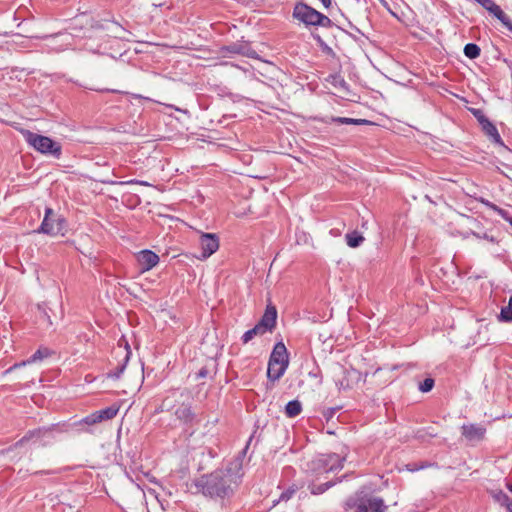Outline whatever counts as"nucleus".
<instances>
[{
    "instance_id": "nucleus-26",
    "label": "nucleus",
    "mask_w": 512,
    "mask_h": 512,
    "mask_svg": "<svg viewBox=\"0 0 512 512\" xmlns=\"http://www.w3.org/2000/svg\"><path fill=\"white\" fill-rule=\"evenodd\" d=\"M499 319L504 322H512V296L509 299L508 305L502 307Z\"/></svg>"
},
{
    "instance_id": "nucleus-5",
    "label": "nucleus",
    "mask_w": 512,
    "mask_h": 512,
    "mask_svg": "<svg viewBox=\"0 0 512 512\" xmlns=\"http://www.w3.org/2000/svg\"><path fill=\"white\" fill-rule=\"evenodd\" d=\"M162 122L169 129V132L162 134V140L171 139L174 134L180 133L185 126L187 111L180 108H174L172 105L162 103Z\"/></svg>"
},
{
    "instance_id": "nucleus-2",
    "label": "nucleus",
    "mask_w": 512,
    "mask_h": 512,
    "mask_svg": "<svg viewBox=\"0 0 512 512\" xmlns=\"http://www.w3.org/2000/svg\"><path fill=\"white\" fill-rule=\"evenodd\" d=\"M344 509L346 512H385L387 506L381 497L361 490L346 499Z\"/></svg>"
},
{
    "instance_id": "nucleus-42",
    "label": "nucleus",
    "mask_w": 512,
    "mask_h": 512,
    "mask_svg": "<svg viewBox=\"0 0 512 512\" xmlns=\"http://www.w3.org/2000/svg\"><path fill=\"white\" fill-rule=\"evenodd\" d=\"M504 507L508 512H512V499H509V501L504 505Z\"/></svg>"
},
{
    "instance_id": "nucleus-43",
    "label": "nucleus",
    "mask_w": 512,
    "mask_h": 512,
    "mask_svg": "<svg viewBox=\"0 0 512 512\" xmlns=\"http://www.w3.org/2000/svg\"><path fill=\"white\" fill-rule=\"evenodd\" d=\"M325 8H329L332 4V0H320Z\"/></svg>"
},
{
    "instance_id": "nucleus-20",
    "label": "nucleus",
    "mask_w": 512,
    "mask_h": 512,
    "mask_svg": "<svg viewBox=\"0 0 512 512\" xmlns=\"http://www.w3.org/2000/svg\"><path fill=\"white\" fill-rule=\"evenodd\" d=\"M286 365H277L275 363L268 362L267 376L271 381L279 380L287 370Z\"/></svg>"
},
{
    "instance_id": "nucleus-33",
    "label": "nucleus",
    "mask_w": 512,
    "mask_h": 512,
    "mask_svg": "<svg viewBox=\"0 0 512 512\" xmlns=\"http://www.w3.org/2000/svg\"><path fill=\"white\" fill-rule=\"evenodd\" d=\"M479 5H481L485 10L489 11L494 5V0H474Z\"/></svg>"
},
{
    "instance_id": "nucleus-12",
    "label": "nucleus",
    "mask_w": 512,
    "mask_h": 512,
    "mask_svg": "<svg viewBox=\"0 0 512 512\" xmlns=\"http://www.w3.org/2000/svg\"><path fill=\"white\" fill-rule=\"evenodd\" d=\"M138 268L141 273L151 270L160 261V257L149 249H144L136 254Z\"/></svg>"
},
{
    "instance_id": "nucleus-19",
    "label": "nucleus",
    "mask_w": 512,
    "mask_h": 512,
    "mask_svg": "<svg viewBox=\"0 0 512 512\" xmlns=\"http://www.w3.org/2000/svg\"><path fill=\"white\" fill-rule=\"evenodd\" d=\"M488 12L497 18L503 24V26L512 32V21L510 17L504 13L499 5L495 3V5Z\"/></svg>"
},
{
    "instance_id": "nucleus-32",
    "label": "nucleus",
    "mask_w": 512,
    "mask_h": 512,
    "mask_svg": "<svg viewBox=\"0 0 512 512\" xmlns=\"http://www.w3.org/2000/svg\"><path fill=\"white\" fill-rule=\"evenodd\" d=\"M471 112L474 115V117L477 119V121L479 122L480 125L483 124L484 121L488 120V118L484 115L483 111L480 109H471Z\"/></svg>"
},
{
    "instance_id": "nucleus-1",
    "label": "nucleus",
    "mask_w": 512,
    "mask_h": 512,
    "mask_svg": "<svg viewBox=\"0 0 512 512\" xmlns=\"http://www.w3.org/2000/svg\"><path fill=\"white\" fill-rule=\"evenodd\" d=\"M242 477V458L237 457L230 461L225 468H219L210 474L203 475L196 485L205 496L212 499H225L234 494Z\"/></svg>"
},
{
    "instance_id": "nucleus-40",
    "label": "nucleus",
    "mask_w": 512,
    "mask_h": 512,
    "mask_svg": "<svg viewBox=\"0 0 512 512\" xmlns=\"http://www.w3.org/2000/svg\"><path fill=\"white\" fill-rule=\"evenodd\" d=\"M293 492L294 491H287V492L282 493L281 496H280V499L281 500H288L291 497Z\"/></svg>"
},
{
    "instance_id": "nucleus-16",
    "label": "nucleus",
    "mask_w": 512,
    "mask_h": 512,
    "mask_svg": "<svg viewBox=\"0 0 512 512\" xmlns=\"http://www.w3.org/2000/svg\"><path fill=\"white\" fill-rule=\"evenodd\" d=\"M482 130L489 137V139L500 146H504V143L501 139V136L496 128V126L488 119L481 124Z\"/></svg>"
},
{
    "instance_id": "nucleus-39",
    "label": "nucleus",
    "mask_w": 512,
    "mask_h": 512,
    "mask_svg": "<svg viewBox=\"0 0 512 512\" xmlns=\"http://www.w3.org/2000/svg\"><path fill=\"white\" fill-rule=\"evenodd\" d=\"M476 238H483V239H487L489 240L490 242H495V238L493 236H488L486 233L483 234V235H480L479 233H475L473 232L472 233Z\"/></svg>"
},
{
    "instance_id": "nucleus-34",
    "label": "nucleus",
    "mask_w": 512,
    "mask_h": 512,
    "mask_svg": "<svg viewBox=\"0 0 512 512\" xmlns=\"http://www.w3.org/2000/svg\"><path fill=\"white\" fill-rule=\"evenodd\" d=\"M492 208L503 218L505 219L506 221L509 222V219H511L512 217L509 216L508 212L502 208H499L495 205H492Z\"/></svg>"
},
{
    "instance_id": "nucleus-17",
    "label": "nucleus",
    "mask_w": 512,
    "mask_h": 512,
    "mask_svg": "<svg viewBox=\"0 0 512 512\" xmlns=\"http://www.w3.org/2000/svg\"><path fill=\"white\" fill-rule=\"evenodd\" d=\"M177 419L185 424L192 423L195 419V414L189 404H182L175 410Z\"/></svg>"
},
{
    "instance_id": "nucleus-14",
    "label": "nucleus",
    "mask_w": 512,
    "mask_h": 512,
    "mask_svg": "<svg viewBox=\"0 0 512 512\" xmlns=\"http://www.w3.org/2000/svg\"><path fill=\"white\" fill-rule=\"evenodd\" d=\"M485 433L486 429L482 425L468 424L462 426V435L470 442L482 440Z\"/></svg>"
},
{
    "instance_id": "nucleus-36",
    "label": "nucleus",
    "mask_w": 512,
    "mask_h": 512,
    "mask_svg": "<svg viewBox=\"0 0 512 512\" xmlns=\"http://www.w3.org/2000/svg\"><path fill=\"white\" fill-rule=\"evenodd\" d=\"M336 411H337V408H327L323 412V416L325 417V419L327 421H329L331 418H333V416L335 415Z\"/></svg>"
},
{
    "instance_id": "nucleus-7",
    "label": "nucleus",
    "mask_w": 512,
    "mask_h": 512,
    "mask_svg": "<svg viewBox=\"0 0 512 512\" xmlns=\"http://www.w3.org/2000/svg\"><path fill=\"white\" fill-rule=\"evenodd\" d=\"M54 432L63 433L67 432L65 425L52 424L47 427H40L37 429L29 430L20 440L15 443V447H20L30 440L43 441L42 445L50 444L54 439Z\"/></svg>"
},
{
    "instance_id": "nucleus-44",
    "label": "nucleus",
    "mask_w": 512,
    "mask_h": 512,
    "mask_svg": "<svg viewBox=\"0 0 512 512\" xmlns=\"http://www.w3.org/2000/svg\"><path fill=\"white\" fill-rule=\"evenodd\" d=\"M507 488L509 489L510 492H512V484H508Z\"/></svg>"
},
{
    "instance_id": "nucleus-24",
    "label": "nucleus",
    "mask_w": 512,
    "mask_h": 512,
    "mask_svg": "<svg viewBox=\"0 0 512 512\" xmlns=\"http://www.w3.org/2000/svg\"><path fill=\"white\" fill-rule=\"evenodd\" d=\"M118 411H119L118 407L110 406V407H107L105 409H102V410H99L96 412L98 414L100 422H102L104 420L113 419L117 415Z\"/></svg>"
},
{
    "instance_id": "nucleus-41",
    "label": "nucleus",
    "mask_w": 512,
    "mask_h": 512,
    "mask_svg": "<svg viewBox=\"0 0 512 512\" xmlns=\"http://www.w3.org/2000/svg\"><path fill=\"white\" fill-rule=\"evenodd\" d=\"M207 373H208L207 370L205 368H202L197 373V378H204L207 376Z\"/></svg>"
},
{
    "instance_id": "nucleus-27",
    "label": "nucleus",
    "mask_w": 512,
    "mask_h": 512,
    "mask_svg": "<svg viewBox=\"0 0 512 512\" xmlns=\"http://www.w3.org/2000/svg\"><path fill=\"white\" fill-rule=\"evenodd\" d=\"M333 485H334V482L328 481V482L320 484V485L311 484V485H309V489L312 494L319 495V494L324 493L326 490H328Z\"/></svg>"
},
{
    "instance_id": "nucleus-37",
    "label": "nucleus",
    "mask_w": 512,
    "mask_h": 512,
    "mask_svg": "<svg viewBox=\"0 0 512 512\" xmlns=\"http://www.w3.org/2000/svg\"><path fill=\"white\" fill-rule=\"evenodd\" d=\"M426 467H428V465H424V464H423V465H420V466H418V465H416V464H407V465H406V469H407L408 471H410V472L419 471V470L424 469V468H426Z\"/></svg>"
},
{
    "instance_id": "nucleus-30",
    "label": "nucleus",
    "mask_w": 512,
    "mask_h": 512,
    "mask_svg": "<svg viewBox=\"0 0 512 512\" xmlns=\"http://www.w3.org/2000/svg\"><path fill=\"white\" fill-rule=\"evenodd\" d=\"M493 498L502 506H504L509 499H511L505 492L502 490H498L493 493Z\"/></svg>"
},
{
    "instance_id": "nucleus-15",
    "label": "nucleus",
    "mask_w": 512,
    "mask_h": 512,
    "mask_svg": "<svg viewBox=\"0 0 512 512\" xmlns=\"http://www.w3.org/2000/svg\"><path fill=\"white\" fill-rule=\"evenodd\" d=\"M269 362L275 363L277 365H286L289 364L288 353L285 345L282 342L277 343L273 351L270 355Z\"/></svg>"
},
{
    "instance_id": "nucleus-18",
    "label": "nucleus",
    "mask_w": 512,
    "mask_h": 512,
    "mask_svg": "<svg viewBox=\"0 0 512 512\" xmlns=\"http://www.w3.org/2000/svg\"><path fill=\"white\" fill-rule=\"evenodd\" d=\"M51 355V351L46 347H40L35 353H33L26 361L20 364H15L13 368L25 366L27 364L36 363L48 358Z\"/></svg>"
},
{
    "instance_id": "nucleus-4",
    "label": "nucleus",
    "mask_w": 512,
    "mask_h": 512,
    "mask_svg": "<svg viewBox=\"0 0 512 512\" xmlns=\"http://www.w3.org/2000/svg\"><path fill=\"white\" fill-rule=\"evenodd\" d=\"M292 16L296 21L306 27L319 26L330 28L332 26V21L329 17L303 2L295 4Z\"/></svg>"
},
{
    "instance_id": "nucleus-23",
    "label": "nucleus",
    "mask_w": 512,
    "mask_h": 512,
    "mask_svg": "<svg viewBox=\"0 0 512 512\" xmlns=\"http://www.w3.org/2000/svg\"><path fill=\"white\" fill-rule=\"evenodd\" d=\"M265 332L260 328L257 324L252 328L247 330L241 337L243 344H247L256 336H262Z\"/></svg>"
},
{
    "instance_id": "nucleus-28",
    "label": "nucleus",
    "mask_w": 512,
    "mask_h": 512,
    "mask_svg": "<svg viewBox=\"0 0 512 512\" xmlns=\"http://www.w3.org/2000/svg\"><path fill=\"white\" fill-rule=\"evenodd\" d=\"M332 121L337 124H361L366 122L362 119H353V118H347V117H334L332 118Z\"/></svg>"
},
{
    "instance_id": "nucleus-35",
    "label": "nucleus",
    "mask_w": 512,
    "mask_h": 512,
    "mask_svg": "<svg viewBox=\"0 0 512 512\" xmlns=\"http://www.w3.org/2000/svg\"><path fill=\"white\" fill-rule=\"evenodd\" d=\"M226 49H227V51L232 52V53L245 54L242 49V46L239 44H232V45L228 46Z\"/></svg>"
},
{
    "instance_id": "nucleus-11",
    "label": "nucleus",
    "mask_w": 512,
    "mask_h": 512,
    "mask_svg": "<svg viewBox=\"0 0 512 512\" xmlns=\"http://www.w3.org/2000/svg\"><path fill=\"white\" fill-rule=\"evenodd\" d=\"M199 245L201 253L197 256L200 260H205L214 254L219 248V239L216 234L204 233L200 236Z\"/></svg>"
},
{
    "instance_id": "nucleus-13",
    "label": "nucleus",
    "mask_w": 512,
    "mask_h": 512,
    "mask_svg": "<svg viewBox=\"0 0 512 512\" xmlns=\"http://www.w3.org/2000/svg\"><path fill=\"white\" fill-rule=\"evenodd\" d=\"M276 319H277V310L276 307L273 305H268L265 309V312L257 325L262 328V330L267 332H272V330L276 326Z\"/></svg>"
},
{
    "instance_id": "nucleus-22",
    "label": "nucleus",
    "mask_w": 512,
    "mask_h": 512,
    "mask_svg": "<svg viewBox=\"0 0 512 512\" xmlns=\"http://www.w3.org/2000/svg\"><path fill=\"white\" fill-rule=\"evenodd\" d=\"M346 243L351 248H356L360 246L363 241L364 237L357 231H353L351 233H347L345 235Z\"/></svg>"
},
{
    "instance_id": "nucleus-31",
    "label": "nucleus",
    "mask_w": 512,
    "mask_h": 512,
    "mask_svg": "<svg viewBox=\"0 0 512 512\" xmlns=\"http://www.w3.org/2000/svg\"><path fill=\"white\" fill-rule=\"evenodd\" d=\"M434 387V380L432 378H426L419 384V390L423 393L431 391Z\"/></svg>"
},
{
    "instance_id": "nucleus-10",
    "label": "nucleus",
    "mask_w": 512,
    "mask_h": 512,
    "mask_svg": "<svg viewBox=\"0 0 512 512\" xmlns=\"http://www.w3.org/2000/svg\"><path fill=\"white\" fill-rule=\"evenodd\" d=\"M361 375L356 369L337 366L334 372L335 385L339 390L352 389L360 381Z\"/></svg>"
},
{
    "instance_id": "nucleus-8",
    "label": "nucleus",
    "mask_w": 512,
    "mask_h": 512,
    "mask_svg": "<svg viewBox=\"0 0 512 512\" xmlns=\"http://www.w3.org/2000/svg\"><path fill=\"white\" fill-rule=\"evenodd\" d=\"M65 227V219L61 216H57L52 208H46L44 219L37 232L56 236L58 234H63Z\"/></svg>"
},
{
    "instance_id": "nucleus-21",
    "label": "nucleus",
    "mask_w": 512,
    "mask_h": 512,
    "mask_svg": "<svg viewBox=\"0 0 512 512\" xmlns=\"http://www.w3.org/2000/svg\"><path fill=\"white\" fill-rule=\"evenodd\" d=\"M302 411V405L298 400H291L286 404L285 414L289 418L298 416Z\"/></svg>"
},
{
    "instance_id": "nucleus-38",
    "label": "nucleus",
    "mask_w": 512,
    "mask_h": 512,
    "mask_svg": "<svg viewBox=\"0 0 512 512\" xmlns=\"http://www.w3.org/2000/svg\"><path fill=\"white\" fill-rule=\"evenodd\" d=\"M57 473H60V470H41V471H36L34 474L36 475H53V474H57Z\"/></svg>"
},
{
    "instance_id": "nucleus-25",
    "label": "nucleus",
    "mask_w": 512,
    "mask_h": 512,
    "mask_svg": "<svg viewBox=\"0 0 512 512\" xmlns=\"http://www.w3.org/2000/svg\"><path fill=\"white\" fill-rule=\"evenodd\" d=\"M480 48L474 43H468L464 47V55L469 59H475L480 55Z\"/></svg>"
},
{
    "instance_id": "nucleus-29",
    "label": "nucleus",
    "mask_w": 512,
    "mask_h": 512,
    "mask_svg": "<svg viewBox=\"0 0 512 512\" xmlns=\"http://www.w3.org/2000/svg\"><path fill=\"white\" fill-rule=\"evenodd\" d=\"M86 424L88 426H91V425H94V424H97V423H100V420H99V417H98V414L97 412H93L91 413L90 415L84 417L80 422L79 424Z\"/></svg>"
},
{
    "instance_id": "nucleus-3",
    "label": "nucleus",
    "mask_w": 512,
    "mask_h": 512,
    "mask_svg": "<svg viewBox=\"0 0 512 512\" xmlns=\"http://www.w3.org/2000/svg\"><path fill=\"white\" fill-rule=\"evenodd\" d=\"M344 460L336 453L319 454L307 462L306 471L311 477L319 479L324 474L342 469Z\"/></svg>"
},
{
    "instance_id": "nucleus-45",
    "label": "nucleus",
    "mask_w": 512,
    "mask_h": 512,
    "mask_svg": "<svg viewBox=\"0 0 512 512\" xmlns=\"http://www.w3.org/2000/svg\"><path fill=\"white\" fill-rule=\"evenodd\" d=\"M509 223H510V225L512 226V218H511V219H509Z\"/></svg>"
},
{
    "instance_id": "nucleus-9",
    "label": "nucleus",
    "mask_w": 512,
    "mask_h": 512,
    "mask_svg": "<svg viewBox=\"0 0 512 512\" xmlns=\"http://www.w3.org/2000/svg\"><path fill=\"white\" fill-rule=\"evenodd\" d=\"M113 354L116 358H119L117 366L108 372L107 376L112 379H118L123 373L127 362L131 356V349L127 339L122 336L117 343V346L113 349Z\"/></svg>"
},
{
    "instance_id": "nucleus-6",
    "label": "nucleus",
    "mask_w": 512,
    "mask_h": 512,
    "mask_svg": "<svg viewBox=\"0 0 512 512\" xmlns=\"http://www.w3.org/2000/svg\"><path fill=\"white\" fill-rule=\"evenodd\" d=\"M26 142L36 151L45 155H52L59 159L62 154V146L59 142L54 141L48 136H43L29 130L23 131Z\"/></svg>"
}]
</instances>
